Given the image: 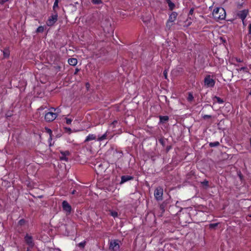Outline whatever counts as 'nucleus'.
<instances>
[{"label":"nucleus","mask_w":251,"mask_h":251,"mask_svg":"<svg viewBox=\"0 0 251 251\" xmlns=\"http://www.w3.org/2000/svg\"><path fill=\"white\" fill-rule=\"evenodd\" d=\"M44 31V27L42 26L38 27L36 30L37 32H42Z\"/></svg>","instance_id":"25"},{"label":"nucleus","mask_w":251,"mask_h":251,"mask_svg":"<svg viewBox=\"0 0 251 251\" xmlns=\"http://www.w3.org/2000/svg\"><path fill=\"white\" fill-rule=\"evenodd\" d=\"M55 1H57L58 2L59 0H55Z\"/></svg>","instance_id":"52"},{"label":"nucleus","mask_w":251,"mask_h":251,"mask_svg":"<svg viewBox=\"0 0 251 251\" xmlns=\"http://www.w3.org/2000/svg\"><path fill=\"white\" fill-rule=\"evenodd\" d=\"M159 142H160L161 144L163 145V140H162V139H160V140H159Z\"/></svg>","instance_id":"42"},{"label":"nucleus","mask_w":251,"mask_h":251,"mask_svg":"<svg viewBox=\"0 0 251 251\" xmlns=\"http://www.w3.org/2000/svg\"><path fill=\"white\" fill-rule=\"evenodd\" d=\"M76 192V191L75 190H73L72 192V194H75Z\"/></svg>","instance_id":"44"},{"label":"nucleus","mask_w":251,"mask_h":251,"mask_svg":"<svg viewBox=\"0 0 251 251\" xmlns=\"http://www.w3.org/2000/svg\"><path fill=\"white\" fill-rule=\"evenodd\" d=\"M163 194V190L161 187H158L155 189L154 193V196L157 201L162 200Z\"/></svg>","instance_id":"3"},{"label":"nucleus","mask_w":251,"mask_h":251,"mask_svg":"<svg viewBox=\"0 0 251 251\" xmlns=\"http://www.w3.org/2000/svg\"><path fill=\"white\" fill-rule=\"evenodd\" d=\"M249 33L251 35V24L249 26Z\"/></svg>","instance_id":"37"},{"label":"nucleus","mask_w":251,"mask_h":251,"mask_svg":"<svg viewBox=\"0 0 251 251\" xmlns=\"http://www.w3.org/2000/svg\"><path fill=\"white\" fill-rule=\"evenodd\" d=\"M237 61H238V62H239L241 61L240 60V59H239V60H238V59H237Z\"/></svg>","instance_id":"48"},{"label":"nucleus","mask_w":251,"mask_h":251,"mask_svg":"<svg viewBox=\"0 0 251 251\" xmlns=\"http://www.w3.org/2000/svg\"><path fill=\"white\" fill-rule=\"evenodd\" d=\"M27 251H31L30 250H29V249H27Z\"/></svg>","instance_id":"51"},{"label":"nucleus","mask_w":251,"mask_h":251,"mask_svg":"<svg viewBox=\"0 0 251 251\" xmlns=\"http://www.w3.org/2000/svg\"><path fill=\"white\" fill-rule=\"evenodd\" d=\"M58 7V3L57 1H55L53 4V9L55 10V8Z\"/></svg>","instance_id":"28"},{"label":"nucleus","mask_w":251,"mask_h":251,"mask_svg":"<svg viewBox=\"0 0 251 251\" xmlns=\"http://www.w3.org/2000/svg\"><path fill=\"white\" fill-rule=\"evenodd\" d=\"M86 244V242L85 241H83V242H82L80 243H79L78 244V246L81 248H84V247H85V245Z\"/></svg>","instance_id":"22"},{"label":"nucleus","mask_w":251,"mask_h":251,"mask_svg":"<svg viewBox=\"0 0 251 251\" xmlns=\"http://www.w3.org/2000/svg\"><path fill=\"white\" fill-rule=\"evenodd\" d=\"M194 8H191V9L190 10V11H189V15H192L193 14V13H194Z\"/></svg>","instance_id":"34"},{"label":"nucleus","mask_w":251,"mask_h":251,"mask_svg":"<svg viewBox=\"0 0 251 251\" xmlns=\"http://www.w3.org/2000/svg\"><path fill=\"white\" fill-rule=\"evenodd\" d=\"M132 179V177L129 176H123L121 177V181L120 182L121 184L124 183L125 182L131 180Z\"/></svg>","instance_id":"11"},{"label":"nucleus","mask_w":251,"mask_h":251,"mask_svg":"<svg viewBox=\"0 0 251 251\" xmlns=\"http://www.w3.org/2000/svg\"><path fill=\"white\" fill-rule=\"evenodd\" d=\"M214 100H216L217 102H218L219 103H223L224 102V100H223V99L217 96L214 97Z\"/></svg>","instance_id":"17"},{"label":"nucleus","mask_w":251,"mask_h":251,"mask_svg":"<svg viewBox=\"0 0 251 251\" xmlns=\"http://www.w3.org/2000/svg\"><path fill=\"white\" fill-rule=\"evenodd\" d=\"M106 133H104L103 135H102L101 136H99L98 140L99 141H102L106 139Z\"/></svg>","instance_id":"20"},{"label":"nucleus","mask_w":251,"mask_h":251,"mask_svg":"<svg viewBox=\"0 0 251 251\" xmlns=\"http://www.w3.org/2000/svg\"><path fill=\"white\" fill-rule=\"evenodd\" d=\"M248 13V11L247 10H244L242 11H240L237 13V16L241 19L243 21V24L244 25V20L246 18L247 14Z\"/></svg>","instance_id":"10"},{"label":"nucleus","mask_w":251,"mask_h":251,"mask_svg":"<svg viewBox=\"0 0 251 251\" xmlns=\"http://www.w3.org/2000/svg\"><path fill=\"white\" fill-rule=\"evenodd\" d=\"M62 208L67 214H69L71 213L72 207L67 201H64L62 202Z\"/></svg>","instance_id":"6"},{"label":"nucleus","mask_w":251,"mask_h":251,"mask_svg":"<svg viewBox=\"0 0 251 251\" xmlns=\"http://www.w3.org/2000/svg\"><path fill=\"white\" fill-rule=\"evenodd\" d=\"M60 159L61 160H64V161H67V158L65 155L61 154V155L60 156Z\"/></svg>","instance_id":"27"},{"label":"nucleus","mask_w":251,"mask_h":251,"mask_svg":"<svg viewBox=\"0 0 251 251\" xmlns=\"http://www.w3.org/2000/svg\"><path fill=\"white\" fill-rule=\"evenodd\" d=\"M250 94L251 95V91L250 92Z\"/></svg>","instance_id":"53"},{"label":"nucleus","mask_w":251,"mask_h":251,"mask_svg":"<svg viewBox=\"0 0 251 251\" xmlns=\"http://www.w3.org/2000/svg\"><path fill=\"white\" fill-rule=\"evenodd\" d=\"M9 0H0V4H3L6 1H8Z\"/></svg>","instance_id":"35"},{"label":"nucleus","mask_w":251,"mask_h":251,"mask_svg":"<svg viewBox=\"0 0 251 251\" xmlns=\"http://www.w3.org/2000/svg\"><path fill=\"white\" fill-rule=\"evenodd\" d=\"M177 15H178L177 13L176 12H173L170 14V15L169 16V18L166 23L167 27H168L169 29L170 28L172 25H170V23H173V22H174L176 20Z\"/></svg>","instance_id":"5"},{"label":"nucleus","mask_w":251,"mask_h":251,"mask_svg":"<svg viewBox=\"0 0 251 251\" xmlns=\"http://www.w3.org/2000/svg\"><path fill=\"white\" fill-rule=\"evenodd\" d=\"M79 71V70L77 68L75 69V72L74 73L75 75H76L77 72Z\"/></svg>","instance_id":"41"},{"label":"nucleus","mask_w":251,"mask_h":251,"mask_svg":"<svg viewBox=\"0 0 251 251\" xmlns=\"http://www.w3.org/2000/svg\"><path fill=\"white\" fill-rule=\"evenodd\" d=\"M202 183H203L204 185H206V186H207V185H208V181H204L202 182Z\"/></svg>","instance_id":"38"},{"label":"nucleus","mask_w":251,"mask_h":251,"mask_svg":"<svg viewBox=\"0 0 251 251\" xmlns=\"http://www.w3.org/2000/svg\"><path fill=\"white\" fill-rule=\"evenodd\" d=\"M92 2L95 4H99L102 2L101 0H92Z\"/></svg>","instance_id":"26"},{"label":"nucleus","mask_w":251,"mask_h":251,"mask_svg":"<svg viewBox=\"0 0 251 251\" xmlns=\"http://www.w3.org/2000/svg\"><path fill=\"white\" fill-rule=\"evenodd\" d=\"M110 215L115 218V217H117L118 216V213L116 211H111L110 212Z\"/></svg>","instance_id":"24"},{"label":"nucleus","mask_w":251,"mask_h":251,"mask_svg":"<svg viewBox=\"0 0 251 251\" xmlns=\"http://www.w3.org/2000/svg\"><path fill=\"white\" fill-rule=\"evenodd\" d=\"M7 116L9 117V116H11V115H10V114H7Z\"/></svg>","instance_id":"50"},{"label":"nucleus","mask_w":251,"mask_h":251,"mask_svg":"<svg viewBox=\"0 0 251 251\" xmlns=\"http://www.w3.org/2000/svg\"><path fill=\"white\" fill-rule=\"evenodd\" d=\"M96 138V136L95 135L93 134H90L87 137L86 139H85V141H89L91 140H93L95 139Z\"/></svg>","instance_id":"14"},{"label":"nucleus","mask_w":251,"mask_h":251,"mask_svg":"<svg viewBox=\"0 0 251 251\" xmlns=\"http://www.w3.org/2000/svg\"><path fill=\"white\" fill-rule=\"evenodd\" d=\"M166 2L167 3H168L169 2V1H171V0H166Z\"/></svg>","instance_id":"47"},{"label":"nucleus","mask_w":251,"mask_h":251,"mask_svg":"<svg viewBox=\"0 0 251 251\" xmlns=\"http://www.w3.org/2000/svg\"><path fill=\"white\" fill-rule=\"evenodd\" d=\"M55 111H54V113H56V117H57L58 114L60 112V110L59 108H56Z\"/></svg>","instance_id":"29"},{"label":"nucleus","mask_w":251,"mask_h":251,"mask_svg":"<svg viewBox=\"0 0 251 251\" xmlns=\"http://www.w3.org/2000/svg\"><path fill=\"white\" fill-rule=\"evenodd\" d=\"M68 63L70 65L75 66L77 64V60L76 58H70L68 59Z\"/></svg>","instance_id":"12"},{"label":"nucleus","mask_w":251,"mask_h":251,"mask_svg":"<svg viewBox=\"0 0 251 251\" xmlns=\"http://www.w3.org/2000/svg\"><path fill=\"white\" fill-rule=\"evenodd\" d=\"M65 120L66 121V124L67 125H70V124H71V122L72 121L71 119L65 118Z\"/></svg>","instance_id":"23"},{"label":"nucleus","mask_w":251,"mask_h":251,"mask_svg":"<svg viewBox=\"0 0 251 251\" xmlns=\"http://www.w3.org/2000/svg\"><path fill=\"white\" fill-rule=\"evenodd\" d=\"M25 220H24L22 219V220H20V221H19V224L20 225H23L25 224Z\"/></svg>","instance_id":"31"},{"label":"nucleus","mask_w":251,"mask_h":251,"mask_svg":"<svg viewBox=\"0 0 251 251\" xmlns=\"http://www.w3.org/2000/svg\"><path fill=\"white\" fill-rule=\"evenodd\" d=\"M45 130L50 134V139L49 140H51V134L52 131L49 128H45Z\"/></svg>","instance_id":"18"},{"label":"nucleus","mask_w":251,"mask_h":251,"mask_svg":"<svg viewBox=\"0 0 251 251\" xmlns=\"http://www.w3.org/2000/svg\"><path fill=\"white\" fill-rule=\"evenodd\" d=\"M25 240L26 244L28 245L29 247H33L34 246V244L33 243L32 237L31 235L28 234H26L25 237Z\"/></svg>","instance_id":"9"},{"label":"nucleus","mask_w":251,"mask_h":251,"mask_svg":"<svg viewBox=\"0 0 251 251\" xmlns=\"http://www.w3.org/2000/svg\"><path fill=\"white\" fill-rule=\"evenodd\" d=\"M163 75L165 79H167V72L166 70H164L163 72Z\"/></svg>","instance_id":"32"},{"label":"nucleus","mask_w":251,"mask_h":251,"mask_svg":"<svg viewBox=\"0 0 251 251\" xmlns=\"http://www.w3.org/2000/svg\"><path fill=\"white\" fill-rule=\"evenodd\" d=\"M246 69V68H245V67H242V68L240 69V70H245V69Z\"/></svg>","instance_id":"45"},{"label":"nucleus","mask_w":251,"mask_h":251,"mask_svg":"<svg viewBox=\"0 0 251 251\" xmlns=\"http://www.w3.org/2000/svg\"><path fill=\"white\" fill-rule=\"evenodd\" d=\"M194 99L193 96L191 93H189L187 98V100L189 101H191Z\"/></svg>","instance_id":"19"},{"label":"nucleus","mask_w":251,"mask_h":251,"mask_svg":"<svg viewBox=\"0 0 251 251\" xmlns=\"http://www.w3.org/2000/svg\"><path fill=\"white\" fill-rule=\"evenodd\" d=\"M56 118V113H54L53 111L47 112L45 115V120L47 122H51Z\"/></svg>","instance_id":"4"},{"label":"nucleus","mask_w":251,"mask_h":251,"mask_svg":"<svg viewBox=\"0 0 251 251\" xmlns=\"http://www.w3.org/2000/svg\"><path fill=\"white\" fill-rule=\"evenodd\" d=\"M204 84L208 87H213L215 84L214 80L210 78V75H208L204 78Z\"/></svg>","instance_id":"8"},{"label":"nucleus","mask_w":251,"mask_h":251,"mask_svg":"<svg viewBox=\"0 0 251 251\" xmlns=\"http://www.w3.org/2000/svg\"><path fill=\"white\" fill-rule=\"evenodd\" d=\"M120 241L116 240H113L109 243V250L110 251H118L120 249Z\"/></svg>","instance_id":"2"},{"label":"nucleus","mask_w":251,"mask_h":251,"mask_svg":"<svg viewBox=\"0 0 251 251\" xmlns=\"http://www.w3.org/2000/svg\"><path fill=\"white\" fill-rule=\"evenodd\" d=\"M57 14H55L50 17L47 21V25L48 26H52L57 20Z\"/></svg>","instance_id":"7"},{"label":"nucleus","mask_w":251,"mask_h":251,"mask_svg":"<svg viewBox=\"0 0 251 251\" xmlns=\"http://www.w3.org/2000/svg\"><path fill=\"white\" fill-rule=\"evenodd\" d=\"M214 18L217 21L224 20L226 18V11L223 8H216L212 13Z\"/></svg>","instance_id":"1"},{"label":"nucleus","mask_w":251,"mask_h":251,"mask_svg":"<svg viewBox=\"0 0 251 251\" xmlns=\"http://www.w3.org/2000/svg\"><path fill=\"white\" fill-rule=\"evenodd\" d=\"M3 54H4V56L5 57H7V56H8V55H9L6 51H3Z\"/></svg>","instance_id":"36"},{"label":"nucleus","mask_w":251,"mask_h":251,"mask_svg":"<svg viewBox=\"0 0 251 251\" xmlns=\"http://www.w3.org/2000/svg\"><path fill=\"white\" fill-rule=\"evenodd\" d=\"M220 145V143L218 141H216L214 142H211L209 143V146L211 147H215L218 146Z\"/></svg>","instance_id":"16"},{"label":"nucleus","mask_w":251,"mask_h":251,"mask_svg":"<svg viewBox=\"0 0 251 251\" xmlns=\"http://www.w3.org/2000/svg\"><path fill=\"white\" fill-rule=\"evenodd\" d=\"M169 120V117L167 116H160V123L161 124H165V122Z\"/></svg>","instance_id":"13"},{"label":"nucleus","mask_w":251,"mask_h":251,"mask_svg":"<svg viewBox=\"0 0 251 251\" xmlns=\"http://www.w3.org/2000/svg\"><path fill=\"white\" fill-rule=\"evenodd\" d=\"M70 152L68 151H66L65 152H61V154L65 155L67 157V156L69 155Z\"/></svg>","instance_id":"30"},{"label":"nucleus","mask_w":251,"mask_h":251,"mask_svg":"<svg viewBox=\"0 0 251 251\" xmlns=\"http://www.w3.org/2000/svg\"><path fill=\"white\" fill-rule=\"evenodd\" d=\"M64 129L65 132H68L69 133H70L73 130L71 128L67 126L65 127Z\"/></svg>","instance_id":"21"},{"label":"nucleus","mask_w":251,"mask_h":251,"mask_svg":"<svg viewBox=\"0 0 251 251\" xmlns=\"http://www.w3.org/2000/svg\"><path fill=\"white\" fill-rule=\"evenodd\" d=\"M7 116L9 117V116H11V115H10V114H7Z\"/></svg>","instance_id":"49"},{"label":"nucleus","mask_w":251,"mask_h":251,"mask_svg":"<svg viewBox=\"0 0 251 251\" xmlns=\"http://www.w3.org/2000/svg\"><path fill=\"white\" fill-rule=\"evenodd\" d=\"M89 86V83H87L86 84V86L87 88H88Z\"/></svg>","instance_id":"46"},{"label":"nucleus","mask_w":251,"mask_h":251,"mask_svg":"<svg viewBox=\"0 0 251 251\" xmlns=\"http://www.w3.org/2000/svg\"><path fill=\"white\" fill-rule=\"evenodd\" d=\"M56 108H54V107H51L50 110H51L50 111H53V112H54V111H55Z\"/></svg>","instance_id":"39"},{"label":"nucleus","mask_w":251,"mask_h":251,"mask_svg":"<svg viewBox=\"0 0 251 251\" xmlns=\"http://www.w3.org/2000/svg\"><path fill=\"white\" fill-rule=\"evenodd\" d=\"M117 121H114L112 122V124H117Z\"/></svg>","instance_id":"43"},{"label":"nucleus","mask_w":251,"mask_h":251,"mask_svg":"<svg viewBox=\"0 0 251 251\" xmlns=\"http://www.w3.org/2000/svg\"><path fill=\"white\" fill-rule=\"evenodd\" d=\"M217 224H211L210 225V227H215L216 226H217Z\"/></svg>","instance_id":"40"},{"label":"nucleus","mask_w":251,"mask_h":251,"mask_svg":"<svg viewBox=\"0 0 251 251\" xmlns=\"http://www.w3.org/2000/svg\"><path fill=\"white\" fill-rule=\"evenodd\" d=\"M211 117V115H204L203 116V118L204 119H208V118H210Z\"/></svg>","instance_id":"33"},{"label":"nucleus","mask_w":251,"mask_h":251,"mask_svg":"<svg viewBox=\"0 0 251 251\" xmlns=\"http://www.w3.org/2000/svg\"><path fill=\"white\" fill-rule=\"evenodd\" d=\"M168 6L169 7V9L170 10H173L176 6L175 3L172 2L171 1H169V2L168 3Z\"/></svg>","instance_id":"15"}]
</instances>
